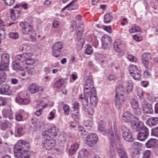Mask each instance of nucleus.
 <instances>
[{"label":"nucleus","mask_w":158,"mask_h":158,"mask_svg":"<svg viewBox=\"0 0 158 158\" xmlns=\"http://www.w3.org/2000/svg\"><path fill=\"white\" fill-rule=\"evenodd\" d=\"M2 114L3 117L5 118H8L10 120L14 119L12 111L10 110H4L2 111Z\"/></svg>","instance_id":"nucleus-20"},{"label":"nucleus","mask_w":158,"mask_h":158,"mask_svg":"<svg viewBox=\"0 0 158 158\" xmlns=\"http://www.w3.org/2000/svg\"><path fill=\"white\" fill-rule=\"evenodd\" d=\"M133 83L131 82L127 87V90L128 93H130L132 91L133 89Z\"/></svg>","instance_id":"nucleus-54"},{"label":"nucleus","mask_w":158,"mask_h":158,"mask_svg":"<svg viewBox=\"0 0 158 158\" xmlns=\"http://www.w3.org/2000/svg\"><path fill=\"white\" fill-rule=\"evenodd\" d=\"M63 108L65 114L66 115L69 114V106L67 104H64L63 106Z\"/></svg>","instance_id":"nucleus-49"},{"label":"nucleus","mask_w":158,"mask_h":158,"mask_svg":"<svg viewBox=\"0 0 158 158\" xmlns=\"http://www.w3.org/2000/svg\"><path fill=\"white\" fill-rule=\"evenodd\" d=\"M121 129L123 132V136L124 139L127 142H132L134 139L131 132L124 126H122Z\"/></svg>","instance_id":"nucleus-5"},{"label":"nucleus","mask_w":158,"mask_h":158,"mask_svg":"<svg viewBox=\"0 0 158 158\" xmlns=\"http://www.w3.org/2000/svg\"><path fill=\"white\" fill-rule=\"evenodd\" d=\"M77 130L79 131L78 134L81 135V137L83 138H86L88 135V133L82 127L78 126L77 127Z\"/></svg>","instance_id":"nucleus-25"},{"label":"nucleus","mask_w":158,"mask_h":158,"mask_svg":"<svg viewBox=\"0 0 158 158\" xmlns=\"http://www.w3.org/2000/svg\"><path fill=\"white\" fill-rule=\"evenodd\" d=\"M131 127L133 132H139L144 129L147 130L146 127L144 126L142 122L135 120H133L131 122Z\"/></svg>","instance_id":"nucleus-3"},{"label":"nucleus","mask_w":158,"mask_h":158,"mask_svg":"<svg viewBox=\"0 0 158 158\" xmlns=\"http://www.w3.org/2000/svg\"><path fill=\"white\" fill-rule=\"evenodd\" d=\"M147 122L150 126H155L158 123V118L156 117H151L148 120Z\"/></svg>","instance_id":"nucleus-28"},{"label":"nucleus","mask_w":158,"mask_h":158,"mask_svg":"<svg viewBox=\"0 0 158 158\" xmlns=\"http://www.w3.org/2000/svg\"><path fill=\"white\" fill-rule=\"evenodd\" d=\"M6 78L7 76L6 73L4 72H0V83L1 85L6 81Z\"/></svg>","instance_id":"nucleus-35"},{"label":"nucleus","mask_w":158,"mask_h":158,"mask_svg":"<svg viewBox=\"0 0 158 158\" xmlns=\"http://www.w3.org/2000/svg\"><path fill=\"white\" fill-rule=\"evenodd\" d=\"M138 120L139 118L138 117H134L130 112L126 111L123 113L122 115V119L127 122H131L134 119Z\"/></svg>","instance_id":"nucleus-13"},{"label":"nucleus","mask_w":158,"mask_h":158,"mask_svg":"<svg viewBox=\"0 0 158 158\" xmlns=\"http://www.w3.org/2000/svg\"><path fill=\"white\" fill-rule=\"evenodd\" d=\"M106 124L105 122L101 121L98 126V129L99 131L102 132L105 131V128Z\"/></svg>","instance_id":"nucleus-39"},{"label":"nucleus","mask_w":158,"mask_h":158,"mask_svg":"<svg viewBox=\"0 0 158 158\" xmlns=\"http://www.w3.org/2000/svg\"><path fill=\"white\" fill-rule=\"evenodd\" d=\"M31 123L33 125V128L34 131H36L37 129V126H36V122L34 121L33 119H32L30 121Z\"/></svg>","instance_id":"nucleus-56"},{"label":"nucleus","mask_w":158,"mask_h":158,"mask_svg":"<svg viewBox=\"0 0 158 158\" xmlns=\"http://www.w3.org/2000/svg\"><path fill=\"white\" fill-rule=\"evenodd\" d=\"M79 147L77 143H75L71 146V147L69 150V153L72 155L76 151Z\"/></svg>","instance_id":"nucleus-31"},{"label":"nucleus","mask_w":158,"mask_h":158,"mask_svg":"<svg viewBox=\"0 0 158 158\" xmlns=\"http://www.w3.org/2000/svg\"><path fill=\"white\" fill-rule=\"evenodd\" d=\"M140 28L138 26H136L135 25H134L130 29L129 31L131 33H133L136 32L140 31Z\"/></svg>","instance_id":"nucleus-38"},{"label":"nucleus","mask_w":158,"mask_h":158,"mask_svg":"<svg viewBox=\"0 0 158 158\" xmlns=\"http://www.w3.org/2000/svg\"><path fill=\"white\" fill-rule=\"evenodd\" d=\"M129 69L131 75L135 80H139L140 79V72L136 65L130 66Z\"/></svg>","instance_id":"nucleus-7"},{"label":"nucleus","mask_w":158,"mask_h":158,"mask_svg":"<svg viewBox=\"0 0 158 158\" xmlns=\"http://www.w3.org/2000/svg\"><path fill=\"white\" fill-rule=\"evenodd\" d=\"M28 89L30 93L31 94H34L37 92L41 93L43 90V87L40 86L34 83L30 85Z\"/></svg>","instance_id":"nucleus-10"},{"label":"nucleus","mask_w":158,"mask_h":158,"mask_svg":"<svg viewBox=\"0 0 158 158\" xmlns=\"http://www.w3.org/2000/svg\"><path fill=\"white\" fill-rule=\"evenodd\" d=\"M30 148V144L23 140H19L14 147V152L16 158H29L28 152Z\"/></svg>","instance_id":"nucleus-1"},{"label":"nucleus","mask_w":158,"mask_h":158,"mask_svg":"<svg viewBox=\"0 0 158 158\" xmlns=\"http://www.w3.org/2000/svg\"><path fill=\"white\" fill-rule=\"evenodd\" d=\"M119 133L117 132L115 133V136H114L113 131L110 129L108 133V138L110 141V143L113 146H114V144L116 142V140L119 141Z\"/></svg>","instance_id":"nucleus-11"},{"label":"nucleus","mask_w":158,"mask_h":158,"mask_svg":"<svg viewBox=\"0 0 158 158\" xmlns=\"http://www.w3.org/2000/svg\"><path fill=\"white\" fill-rule=\"evenodd\" d=\"M64 84V81L62 79H60L56 81L54 85V87L56 88H60Z\"/></svg>","instance_id":"nucleus-33"},{"label":"nucleus","mask_w":158,"mask_h":158,"mask_svg":"<svg viewBox=\"0 0 158 158\" xmlns=\"http://www.w3.org/2000/svg\"><path fill=\"white\" fill-rule=\"evenodd\" d=\"M9 64H7L5 63H1L0 65V71L4 72L5 71H7L8 70Z\"/></svg>","instance_id":"nucleus-41"},{"label":"nucleus","mask_w":158,"mask_h":158,"mask_svg":"<svg viewBox=\"0 0 158 158\" xmlns=\"http://www.w3.org/2000/svg\"><path fill=\"white\" fill-rule=\"evenodd\" d=\"M146 130H141L138 132L137 134V138L139 140L143 141L146 139L149 134L148 130L146 127Z\"/></svg>","instance_id":"nucleus-17"},{"label":"nucleus","mask_w":158,"mask_h":158,"mask_svg":"<svg viewBox=\"0 0 158 158\" xmlns=\"http://www.w3.org/2000/svg\"><path fill=\"white\" fill-rule=\"evenodd\" d=\"M117 150L121 158H128L127 153L123 150L122 146L117 147Z\"/></svg>","instance_id":"nucleus-24"},{"label":"nucleus","mask_w":158,"mask_h":158,"mask_svg":"<svg viewBox=\"0 0 158 158\" xmlns=\"http://www.w3.org/2000/svg\"><path fill=\"white\" fill-rule=\"evenodd\" d=\"M157 140L155 139H149L146 143L148 148H154L157 144Z\"/></svg>","instance_id":"nucleus-21"},{"label":"nucleus","mask_w":158,"mask_h":158,"mask_svg":"<svg viewBox=\"0 0 158 158\" xmlns=\"http://www.w3.org/2000/svg\"><path fill=\"white\" fill-rule=\"evenodd\" d=\"M89 96L84 95V99L82 101V105L83 110L90 115L93 114V111L92 108L89 107L88 106V99Z\"/></svg>","instance_id":"nucleus-8"},{"label":"nucleus","mask_w":158,"mask_h":158,"mask_svg":"<svg viewBox=\"0 0 158 158\" xmlns=\"http://www.w3.org/2000/svg\"><path fill=\"white\" fill-rule=\"evenodd\" d=\"M20 6L22 7L25 9H27L28 8V6L27 3H25L21 6L18 5H16L14 8L15 9L17 8L18 9H11L10 10L11 14L10 17L13 20L16 19L19 16V14H20V12L19 9Z\"/></svg>","instance_id":"nucleus-2"},{"label":"nucleus","mask_w":158,"mask_h":158,"mask_svg":"<svg viewBox=\"0 0 158 158\" xmlns=\"http://www.w3.org/2000/svg\"><path fill=\"white\" fill-rule=\"evenodd\" d=\"M42 135L44 137H49L50 138L51 135L50 132H49V129L48 130L44 131L42 132Z\"/></svg>","instance_id":"nucleus-48"},{"label":"nucleus","mask_w":158,"mask_h":158,"mask_svg":"<svg viewBox=\"0 0 158 158\" xmlns=\"http://www.w3.org/2000/svg\"><path fill=\"white\" fill-rule=\"evenodd\" d=\"M9 36L10 38L15 40L17 39L19 37V35L17 32H11L9 34Z\"/></svg>","instance_id":"nucleus-46"},{"label":"nucleus","mask_w":158,"mask_h":158,"mask_svg":"<svg viewBox=\"0 0 158 158\" xmlns=\"http://www.w3.org/2000/svg\"><path fill=\"white\" fill-rule=\"evenodd\" d=\"M86 46H87V48L85 50V53L87 55H90L93 52L92 46L89 45H86Z\"/></svg>","instance_id":"nucleus-42"},{"label":"nucleus","mask_w":158,"mask_h":158,"mask_svg":"<svg viewBox=\"0 0 158 158\" xmlns=\"http://www.w3.org/2000/svg\"><path fill=\"white\" fill-rule=\"evenodd\" d=\"M96 136H97L96 134L94 133L88 135L86 136V138L89 139L91 138H94L95 139H96Z\"/></svg>","instance_id":"nucleus-63"},{"label":"nucleus","mask_w":158,"mask_h":158,"mask_svg":"<svg viewBox=\"0 0 158 158\" xmlns=\"http://www.w3.org/2000/svg\"><path fill=\"white\" fill-rule=\"evenodd\" d=\"M6 4L8 6H11L14 4L15 0H3Z\"/></svg>","instance_id":"nucleus-55"},{"label":"nucleus","mask_w":158,"mask_h":158,"mask_svg":"<svg viewBox=\"0 0 158 158\" xmlns=\"http://www.w3.org/2000/svg\"><path fill=\"white\" fill-rule=\"evenodd\" d=\"M127 58L131 62H135L137 60L135 57L131 55H129L128 56Z\"/></svg>","instance_id":"nucleus-59"},{"label":"nucleus","mask_w":158,"mask_h":158,"mask_svg":"<svg viewBox=\"0 0 158 158\" xmlns=\"http://www.w3.org/2000/svg\"><path fill=\"white\" fill-rule=\"evenodd\" d=\"M110 158H115V152L113 150H111L109 153Z\"/></svg>","instance_id":"nucleus-57"},{"label":"nucleus","mask_w":158,"mask_h":158,"mask_svg":"<svg viewBox=\"0 0 158 158\" xmlns=\"http://www.w3.org/2000/svg\"><path fill=\"white\" fill-rule=\"evenodd\" d=\"M27 71L28 73L31 75H34L36 73V70L34 68L27 67Z\"/></svg>","instance_id":"nucleus-45"},{"label":"nucleus","mask_w":158,"mask_h":158,"mask_svg":"<svg viewBox=\"0 0 158 158\" xmlns=\"http://www.w3.org/2000/svg\"><path fill=\"white\" fill-rule=\"evenodd\" d=\"M63 48V44L61 42L55 43L52 47V55L55 57H58L60 54L61 50Z\"/></svg>","instance_id":"nucleus-6"},{"label":"nucleus","mask_w":158,"mask_h":158,"mask_svg":"<svg viewBox=\"0 0 158 158\" xmlns=\"http://www.w3.org/2000/svg\"><path fill=\"white\" fill-rule=\"evenodd\" d=\"M84 39L83 38L79 39L77 42V44L80 46L82 48L83 46L84 43Z\"/></svg>","instance_id":"nucleus-61"},{"label":"nucleus","mask_w":158,"mask_h":158,"mask_svg":"<svg viewBox=\"0 0 158 158\" xmlns=\"http://www.w3.org/2000/svg\"><path fill=\"white\" fill-rule=\"evenodd\" d=\"M86 143L89 146L92 147H94L97 143L96 140H94L93 141H91V140L90 141L87 140Z\"/></svg>","instance_id":"nucleus-51"},{"label":"nucleus","mask_w":158,"mask_h":158,"mask_svg":"<svg viewBox=\"0 0 158 158\" xmlns=\"http://www.w3.org/2000/svg\"><path fill=\"white\" fill-rule=\"evenodd\" d=\"M12 125L11 124H8L7 122L5 120H2L0 121V126L2 129L5 130L6 128H10Z\"/></svg>","instance_id":"nucleus-29"},{"label":"nucleus","mask_w":158,"mask_h":158,"mask_svg":"<svg viewBox=\"0 0 158 158\" xmlns=\"http://www.w3.org/2000/svg\"><path fill=\"white\" fill-rule=\"evenodd\" d=\"M10 89V87L8 85H3L0 88V94H2L9 95Z\"/></svg>","instance_id":"nucleus-23"},{"label":"nucleus","mask_w":158,"mask_h":158,"mask_svg":"<svg viewBox=\"0 0 158 158\" xmlns=\"http://www.w3.org/2000/svg\"><path fill=\"white\" fill-rule=\"evenodd\" d=\"M151 152L149 150H146L144 153L143 158H150Z\"/></svg>","instance_id":"nucleus-53"},{"label":"nucleus","mask_w":158,"mask_h":158,"mask_svg":"<svg viewBox=\"0 0 158 158\" xmlns=\"http://www.w3.org/2000/svg\"><path fill=\"white\" fill-rule=\"evenodd\" d=\"M7 104L6 100L4 98L0 97V106H4Z\"/></svg>","instance_id":"nucleus-52"},{"label":"nucleus","mask_w":158,"mask_h":158,"mask_svg":"<svg viewBox=\"0 0 158 158\" xmlns=\"http://www.w3.org/2000/svg\"><path fill=\"white\" fill-rule=\"evenodd\" d=\"M20 26L23 32L25 34H28L32 31V26L25 22H21L20 23Z\"/></svg>","instance_id":"nucleus-12"},{"label":"nucleus","mask_w":158,"mask_h":158,"mask_svg":"<svg viewBox=\"0 0 158 158\" xmlns=\"http://www.w3.org/2000/svg\"><path fill=\"white\" fill-rule=\"evenodd\" d=\"M76 0H73L72 2H70L69 3L68 5H67V6H65L64 7L63 9L62 10H64L67 8L68 7L70 6L69 8V10H75L76 9H77V6H76L75 8L73 7H74V4H73V3Z\"/></svg>","instance_id":"nucleus-37"},{"label":"nucleus","mask_w":158,"mask_h":158,"mask_svg":"<svg viewBox=\"0 0 158 158\" xmlns=\"http://www.w3.org/2000/svg\"><path fill=\"white\" fill-rule=\"evenodd\" d=\"M84 29V25L83 23L80 24L79 27L77 28V31L79 32H83Z\"/></svg>","instance_id":"nucleus-60"},{"label":"nucleus","mask_w":158,"mask_h":158,"mask_svg":"<svg viewBox=\"0 0 158 158\" xmlns=\"http://www.w3.org/2000/svg\"><path fill=\"white\" fill-rule=\"evenodd\" d=\"M49 132H50L51 136H56L58 133L59 132L58 129H56L55 127H53L49 129Z\"/></svg>","instance_id":"nucleus-36"},{"label":"nucleus","mask_w":158,"mask_h":158,"mask_svg":"<svg viewBox=\"0 0 158 158\" xmlns=\"http://www.w3.org/2000/svg\"><path fill=\"white\" fill-rule=\"evenodd\" d=\"M151 135L152 136L158 137V127L152 129V130Z\"/></svg>","instance_id":"nucleus-47"},{"label":"nucleus","mask_w":158,"mask_h":158,"mask_svg":"<svg viewBox=\"0 0 158 158\" xmlns=\"http://www.w3.org/2000/svg\"><path fill=\"white\" fill-rule=\"evenodd\" d=\"M131 106L133 109H137L138 107V104L137 101L135 99H132L130 101Z\"/></svg>","instance_id":"nucleus-44"},{"label":"nucleus","mask_w":158,"mask_h":158,"mask_svg":"<svg viewBox=\"0 0 158 158\" xmlns=\"http://www.w3.org/2000/svg\"><path fill=\"white\" fill-rule=\"evenodd\" d=\"M85 83H86V84H89V83L92 84H93L94 82L91 76H88L87 79L86 80Z\"/></svg>","instance_id":"nucleus-62"},{"label":"nucleus","mask_w":158,"mask_h":158,"mask_svg":"<svg viewBox=\"0 0 158 158\" xmlns=\"http://www.w3.org/2000/svg\"><path fill=\"white\" fill-rule=\"evenodd\" d=\"M96 94H91L90 93V95L89 96V97L90 102L92 106H96L98 102V99L97 97L96 96Z\"/></svg>","instance_id":"nucleus-22"},{"label":"nucleus","mask_w":158,"mask_h":158,"mask_svg":"<svg viewBox=\"0 0 158 158\" xmlns=\"http://www.w3.org/2000/svg\"><path fill=\"white\" fill-rule=\"evenodd\" d=\"M142 109L144 113H145L151 114L153 111L152 106L150 104H148V106L143 108Z\"/></svg>","instance_id":"nucleus-34"},{"label":"nucleus","mask_w":158,"mask_h":158,"mask_svg":"<svg viewBox=\"0 0 158 158\" xmlns=\"http://www.w3.org/2000/svg\"><path fill=\"white\" fill-rule=\"evenodd\" d=\"M1 63L9 64L10 61V57L9 55L4 53L2 54L1 57Z\"/></svg>","instance_id":"nucleus-26"},{"label":"nucleus","mask_w":158,"mask_h":158,"mask_svg":"<svg viewBox=\"0 0 158 158\" xmlns=\"http://www.w3.org/2000/svg\"><path fill=\"white\" fill-rule=\"evenodd\" d=\"M116 96H124V94L125 93V88L122 85H120L116 88Z\"/></svg>","instance_id":"nucleus-19"},{"label":"nucleus","mask_w":158,"mask_h":158,"mask_svg":"<svg viewBox=\"0 0 158 158\" xmlns=\"http://www.w3.org/2000/svg\"><path fill=\"white\" fill-rule=\"evenodd\" d=\"M91 94H96V89L94 87L93 84L90 83L86 84L84 86V95L89 96L90 95V93Z\"/></svg>","instance_id":"nucleus-9"},{"label":"nucleus","mask_w":158,"mask_h":158,"mask_svg":"<svg viewBox=\"0 0 158 158\" xmlns=\"http://www.w3.org/2000/svg\"><path fill=\"white\" fill-rule=\"evenodd\" d=\"M121 43L122 42L120 40H115L114 43V49L116 52L119 53H121L122 52V49L119 47V45L121 44Z\"/></svg>","instance_id":"nucleus-27"},{"label":"nucleus","mask_w":158,"mask_h":158,"mask_svg":"<svg viewBox=\"0 0 158 158\" xmlns=\"http://www.w3.org/2000/svg\"><path fill=\"white\" fill-rule=\"evenodd\" d=\"M111 41V37H109L107 35H104L102 38V47L103 48L106 49L109 48Z\"/></svg>","instance_id":"nucleus-16"},{"label":"nucleus","mask_w":158,"mask_h":158,"mask_svg":"<svg viewBox=\"0 0 158 158\" xmlns=\"http://www.w3.org/2000/svg\"><path fill=\"white\" fill-rule=\"evenodd\" d=\"M112 14L108 13L105 15L104 16V22L105 23H108L110 22L112 19Z\"/></svg>","instance_id":"nucleus-32"},{"label":"nucleus","mask_w":158,"mask_h":158,"mask_svg":"<svg viewBox=\"0 0 158 158\" xmlns=\"http://www.w3.org/2000/svg\"><path fill=\"white\" fill-rule=\"evenodd\" d=\"M73 110L72 111V117L75 121L77 124L79 123V110L78 108V106L79 105L77 101L75 102V103H73Z\"/></svg>","instance_id":"nucleus-4"},{"label":"nucleus","mask_w":158,"mask_h":158,"mask_svg":"<svg viewBox=\"0 0 158 158\" xmlns=\"http://www.w3.org/2000/svg\"><path fill=\"white\" fill-rule=\"evenodd\" d=\"M115 106L118 109H120L124 103V96H116L114 99Z\"/></svg>","instance_id":"nucleus-18"},{"label":"nucleus","mask_w":158,"mask_h":158,"mask_svg":"<svg viewBox=\"0 0 158 158\" xmlns=\"http://www.w3.org/2000/svg\"><path fill=\"white\" fill-rule=\"evenodd\" d=\"M151 55L149 52H145L142 54V63L146 69L148 68L149 61L151 60Z\"/></svg>","instance_id":"nucleus-15"},{"label":"nucleus","mask_w":158,"mask_h":158,"mask_svg":"<svg viewBox=\"0 0 158 158\" xmlns=\"http://www.w3.org/2000/svg\"><path fill=\"white\" fill-rule=\"evenodd\" d=\"M104 30L107 31L108 33H111L112 32V30L110 26H105L104 27Z\"/></svg>","instance_id":"nucleus-64"},{"label":"nucleus","mask_w":158,"mask_h":158,"mask_svg":"<svg viewBox=\"0 0 158 158\" xmlns=\"http://www.w3.org/2000/svg\"><path fill=\"white\" fill-rule=\"evenodd\" d=\"M19 63L14 61L13 62V69L15 70H23V68L19 65Z\"/></svg>","instance_id":"nucleus-40"},{"label":"nucleus","mask_w":158,"mask_h":158,"mask_svg":"<svg viewBox=\"0 0 158 158\" xmlns=\"http://www.w3.org/2000/svg\"><path fill=\"white\" fill-rule=\"evenodd\" d=\"M96 59L99 63L104 62L103 56L101 54H97L96 55Z\"/></svg>","instance_id":"nucleus-43"},{"label":"nucleus","mask_w":158,"mask_h":158,"mask_svg":"<svg viewBox=\"0 0 158 158\" xmlns=\"http://www.w3.org/2000/svg\"><path fill=\"white\" fill-rule=\"evenodd\" d=\"M88 154V152L87 150L82 149L78 153V158H83L86 157Z\"/></svg>","instance_id":"nucleus-30"},{"label":"nucleus","mask_w":158,"mask_h":158,"mask_svg":"<svg viewBox=\"0 0 158 158\" xmlns=\"http://www.w3.org/2000/svg\"><path fill=\"white\" fill-rule=\"evenodd\" d=\"M55 145V141L52 139H46L42 143L43 148L48 150H50Z\"/></svg>","instance_id":"nucleus-14"},{"label":"nucleus","mask_w":158,"mask_h":158,"mask_svg":"<svg viewBox=\"0 0 158 158\" xmlns=\"http://www.w3.org/2000/svg\"><path fill=\"white\" fill-rule=\"evenodd\" d=\"M28 48H29V47H28L27 45L22 44L20 46L19 50L21 51H24L25 52L27 51Z\"/></svg>","instance_id":"nucleus-50"},{"label":"nucleus","mask_w":158,"mask_h":158,"mask_svg":"<svg viewBox=\"0 0 158 158\" xmlns=\"http://www.w3.org/2000/svg\"><path fill=\"white\" fill-rule=\"evenodd\" d=\"M6 33L3 30H0V38L1 39H4L5 38Z\"/></svg>","instance_id":"nucleus-58"}]
</instances>
